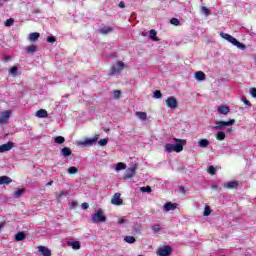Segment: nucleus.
Masks as SVG:
<instances>
[{
  "mask_svg": "<svg viewBox=\"0 0 256 256\" xmlns=\"http://www.w3.org/2000/svg\"><path fill=\"white\" fill-rule=\"evenodd\" d=\"M174 141L176 142V144H165L164 149L166 153H173V151H175V153H181V151H183V146L187 145V140L174 138Z\"/></svg>",
  "mask_w": 256,
  "mask_h": 256,
  "instance_id": "f257e3e1",
  "label": "nucleus"
},
{
  "mask_svg": "<svg viewBox=\"0 0 256 256\" xmlns=\"http://www.w3.org/2000/svg\"><path fill=\"white\" fill-rule=\"evenodd\" d=\"M220 37H222V39H225L229 43H232V45H235V47L241 49L242 51H245V49H247V46H245V44L239 42L235 37L231 36L230 34L221 32Z\"/></svg>",
  "mask_w": 256,
  "mask_h": 256,
  "instance_id": "f03ea898",
  "label": "nucleus"
},
{
  "mask_svg": "<svg viewBox=\"0 0 256 256\" xmlns=\"http://www.w3.org/2000/svg\"><path fill=\"white\" fill-rule=\"evenodd\" d=\"M231 125H235V119H230L229 121H217L215 123L214 129L216 131H221L222 129H225V127H231Z\"/></svg>",
  "mask_w": 256,
  "mask_h": 256,
  "instance_id": "7ed1b4c3",
  "label": "nucleus"
},
{
  "mask_svg": "<svg viewBox=\"0 0 256 256\" xmlns=\"http://www.w3.org/2000/svg\"><path fill=\"white\" fill-rule=\"evenodd\" d=\"M105 221H107V217L101 209L92 215V223H105Z\"/></svg>",
  "mask_w": 256,
  "mask_h": 256,
  "instance_id": "20e7f679",
  "label": "nucleus"
},
{
  "mask_svg": "<svg viewBox=\"0 0 256 256\" xmlns=\"http://www.w3.org/2000/svg\"><path fill=\"white\" fill-rule=\"evenodd\" d=\"M158 256H170L173 253V248L170 245H164L157 249Z\"/></svg>",
  "mask_w": 256,
  "mask_h": 256,
  "instance_id": "39448f33",
  "label": "nucleus"
},
{
  "mask_svg": "<svg viewBox=\"0 0 256 256\" xmlns=\"http://www.w3.org/2000/svg\"><path fill=\"white\" fill-rule=\"evenodd\" d=\"M125 68V63L118 61L116 66H112L110 71L108 72V75L111 77L113 75H116V73H121V69Z\"/></svg>",
  "mask_w": 256,
  "mask_h": 256,
  "instance_id": "423d86ee",
  "label": "nucleus"
},
{
  "mask_svg": "<svg viewBox=\"0 0 256 256\" xmlns=\"http://www.w3.org/2000/svg\"><path fill=\"white\" fill-rule=\"evenodd\" d=\"M137 171V167L133 166L131 168H128L125 172V174L122 176V179H124V181H127L129 179H132V177H135V172Z\"/></svg>",
  "mask_w": 256,
  "mask_h": 256,
  "instance_id": "0eeeda50",
  "label": "nucleus"
},
{
  "mask_svg": "<svg viewBox=\"0 0 256 256\" xmlns=\"http://www.w3.org/2000/svg\"><path fill=\"white\" fill-rule=\"evenodd\" d=\"M11 117V110H5L3 112H0V125H5L9 121V118Z\"/></svg>",
  "mask_w": 256,
  "mask_h": 256,
  "instance_id": "6e6552de",
  "label": "nucleus"
},
{
  "mask_svg": "<svg viewBox=\"0 0 256 256\" xmlns=\"http://www.w3.org/2000/svg\"><path fill=\"white\" fill-rule=\"evenodd\" d=\"M166 105L169 107V109H175L176 107L179 106V102H177V98L175 96H170L166 100Z\"/></svg>",
  "mask_w": 256,
  "mask_h": 256,
  "instance_id": "1a4fd4ad",
  "label": "nucleus"
},
{
  "mask_svg": "<svg viewBox=\"0 0 256 256\" xmlns=\"http://www.w3.org/2000/svg\"><path fill=\"white\" fill-rule=\"evenodd\" d=\"M111 203L112 205H123V199H121V193L117 192L113 195L112 199H111Z\"/></svg>",
  "mask_w": 256,
  "mask_h": 256,
  "instance_id": "9d476101",
  "label": "nucleus"
},
{
  "mask_svg": "<svg viewBox=\"0 0 256 256\" xmlns=\"http://www.w3.org/2000/svg\"><path fill=\"white\" fill-rule=\"evenodd\" d=\"M13 147H15V144L11 141L6 144H2L0 145V153H5V151H11Z\"/></svg>",
  "mask_w": 256,
  "mask_h": 256,
  "instance_id": "9b49d317",
  "label": "nucleus"
},
{
  "mask_svg": "<svg viewBox=\"0 0 256 256\" xmlns=\"http://www.w3.org/2000/svg\"><path fill=\"white\" fill-rule=\"evenodd\" d=\"M67 195H69V191L67 190H62L60 192L56 193V199L58 203H61L62 199H65V197H67Z\"/></svg>",
  "mask_w": 256,
  "mask_h": 256,
  "instance_id": "f8f14e48",
  "label": "nucleus"
},
{
  "mask_svg": "<svg viewBox=\"0 0 256 256\" xmlns=\"http://www.w3.org/2000/svg\"><path fill=\"white\" fill-rule=\"evenodd\" d=\"M237 187H239L238 181H230L224 184L225 189H237Z\"/></svg>",
  "mask_w": 256,
  "mask_h": 256,
  "instance_id": "ddd939ff",
  "label": "nucleus"
},
{
  "mask_svg": "<svg viewBox=\"0 0 256 256\" xmlns=\"http://www.w3.org/2000/svg\"><path fill=\"white\" fill-rule=\"evenodd\" d=\"M178 206H179V204H177V203L168 202V203L164 204V210L165 211H175V209H177Z\"/></svg>",
  "mask_w": 256,
  "mask_h": 256,
  "instance_id": "4468645a",
  "label": "nucleus"
},
{
  "mask_svg": "<svg viewBox=\"0 0 256 256\" xmlns=\"http://www.w3.org/2000/svg\"><path fill=\"white\" fill-rule=\"evenodd\" d=\"M38 251L42 256H51V250L45 246H38Z\"/></svg>",
  "mask_w": 256,
  "mask_h": 256,
  "instance_id": "2eb2a0df",
  "label": "nucleus"
},
{
  "mask_svg": "<svg viewBox=\"0 0 256 256\" xmlns=\"http://www.w3.org/2000/svg\"><path fill=\"white\" fill-rule=\"evenodd\" d=\"M36 117H39V119H47L49 113L45 109H40L36 112Z\"/></svg>",
  "mask_w": 256,
  "mask_h": 256,
  "instance_id": "dca6fc26",
  "label": "nucleus"
},
{
  "mask_svg": "<svg viewBox=\"0 0 256 256\" xmlns=\"http://www.w3.org/2000/svg\"><path fill=\"white\" fill-rule=\"evenodd\" d=\"M13 183V179L8 176H0V185H10Z\"/></svg>",
  "mask_w": 256,
  "mask_h": 256,
  "instance_id": "f3484780",
  "label": "nucleus"
},
{
  "mask_svg": "<svg viewBox=\"0 0 256 256\" xmlns=\"http://www.w3.org/2000/svg\"><path fill=\"white\" fill-rule=\"evenodd\" d=\"M99 33H101V35H108V33H113V28L110 26H104L102 28H100Z\"/></svg>",
  "mask_w": 256,
  "mask_h": 256,
  "instance_id": "a211bd4d",
  "label": "nucleus"
},
{
  "mask_svg": "<svg viewBox=\"0 0 256 256\" xmlns=\"http://www.w3.org/2000/svg\"><path fill=\"white\" fill-rule=\"evenodd\" d=\"M72 151L71 148L69 147H64L61 149L60 154L62 155V157H70Z\"/></svg>",
  "mask_w": 256,
  "mask_h": 256,
  "instance_id": "6ab92c4d",
  "label": "nucleus"
},
{
  "mask_svg": "<svg viewBox=\"0 0 256 256\" xmlns=\"http://www.w3.org/2000/svg\"><path fill=\"white\" fill-rule=\"evenodd\" d=\"M37 51V46L30 45L26 47V55H33Z\"/></svg>",
  "mask_w": 256,
  "mask_h": 256,
  "instance_id": "aec40b11",
  "label": "nucleus"
},
{
  "mask_svg": "<svg viewBox=\"0 0 256 256\" xmlns=\"http://www.w3.org/2000/svg\"><path fill=\"white\" fill-rule=\"evenodd\" d=\"M218 113H220L221 115H227L229 113V106H219L218 107Z\"/></svg>",
  "mask_w": 256,
  "mask_h": 256,
  "instance_id": "412c9836",
  "label": "nucleus"
},
{
  "mask_svg": "<svg viewBox=\"0 0 256 256\" xmlns=\"http://www.w3.org/2000/svg\"><path fill=\"white\" fill-rule=\"evenodd\" d=\"M25 239H27V234H25V232H18L15 235V240L16 241H25Z\"/></svg>",
  "mask_w": 256,
  "mask_h": 256,
  "instance_id": "4be33fe9",
  "label": "nucleus"
},
{
  "mask_svg": "<svg viewBox=\"0 0 256 256\" xmlns=\"http://www.w3.org/2000/svg\"><path fill=\"white\" fill-rule=\"evenodd\" d=\"M69 247H72L75 251L81 249V242L74 241V242H68Z\"/></svg>",
  "mask_w": 256,
  "mask_h": 256,
  "instance_id": "5701e85b",
  "label": "nucleus"
},
{
  "mask_svg": "<svg viewBox=\"0 0 256 256\" xmlns=\"http://www.w3.org/2000/svg\"><path fill=\"white\" fill-rule=\"evenodd\" d=\"M39 37H41V34H39L38 32H32L29 34V41H37Z\"/></svg>",
  "mask_w": 256,
  "mask_h": 256,
  "instance_id": "b1692460",
  "label": "nucleus"
},
{
  "mask_svg": "<svg viewBox=\"0 0 256 256\" xmlns=\"http://www.w3.org/2000/svg\"><path fill=\"white\" fill-rule=\"evenodd\" d=\"M195 77L198 81H205V73L203 71L196 72Z\"/></svg>",
  "mask_w": 256,
  "mask_h": 256,
  "instance_id": "393cba45",
  "label": "nucleus"
},
{
  "mask_svg": "<svg viewBox=\"0 0 256 256\" xmlns=\"http://www.w3.org/2000/svg\"><path fill=\"white\" fill-rule=\"evenodd\" d=\"M198 146H200L202 148L209 147V140H207V139H200L198 141Z\"/></svg>",
  "mask_w": 256,
  "mask_h": 256,
  "instance_id": "a878e982",
  "label": "nucleus"
},
{
  "mask_svg": "<svg viewBox=\"0 0 256 256\" xmlns=\"http://www.w3.org/2000/svg\"><path fill=\"white\" fill-rule=\"evenodd\" d=\"M149 39H152V41H159V38H157V31L155 29L150 30Z\"/></svg>",
  "mask_w": 256,
  "mask_h": 256,
  "instance_id": "bb28decb",
  "label": "nucleus"
},
{
  "mask_svg": "<svg viewBox=\"0 0 256 256\" xmlns=\"http://www.w3.org/2000/svg\"><path fill=\"white\" fill-rule=\"evenodd\" d=\"M54 143H56L57 145H63V143H65V137H63V136L55 137Z\"/></svg>",
  "mask_w": 256,
  "mask_h": 256,
  "instance_id": "cd10ccee",
  "label": "nucleus"
},
{
  "mask_svg": "<svg viewBox=\"0 0 256 256\" xmlns=\"http://www.w3.org/2000/svg\"><path fill=\"white\" fill-rule=\"evenodd\" d=\"M97 139H99V137H94V138H88L84 141V145H93V143H97Z\"/></svg>",
  "mask_w": 256,
  "mask_h": 256,
  "instance_id": "c85d7f7f",
  "label": "nucleus"
},
{
  "mask_svg": "<svg viewBox=\"0 0 256 256\" xmlns=\"http://www.w3.org/2000/svg\"><path fill=\"white\" fill-rule=\"evenodd\" d=\"M136 117L140 118L141 121H147V113L136 112Z\"/></svg>",
  "mask_w": 256,
  "mask_h": 256,
  "instance_id": "c756f323",
  "label": "nucleus"
},
{
  "mask_svg": "<svg viewBox=\"0 0 256 256\" xmlns=\"http://www.w3.org/2000/svg\"><path fill=\"white\" fill-rule=\"evenodd\" d=\"M225 132L223 131H219L217 134H216V139L217 141H225Z\"/></svg>",
  "mask_w": 256,
  "mask_h": 256,
  "instance_id": "7c9ffc66",
  "label": "nucleus"
},
{
  "mask_svg": "<svg viewBox=\"0 0 256 256\" xmlns=\"http://www.w3.org/2000/svg\"><path fill=\"white\" fill-rule=\"evenodd\" d=\"M24 192H25V188L16 190L14 192L15 199H19V197H21V195H23Z\"/></svg>",
  "mask_w": 256,
  "mask_h": 256,
  "instance_id": "2f4dec72",
  "label": "nucleus"
},
{
  "mask_svg": "<svg viewBox=\"0 0 256 256\" xmlns=\"http://www.w3.org/2000/svg\"><path fill=\"white\" fill-rule=\"evenodd\" d=\"M122 169H127V164L120 162L116 164V171H122Z\"/></svg>",
  "mask_w": 256,
  "mask_h": 256,
  "instance_id": "473e14b6",
  "label": "nucleus"
},
{
  "mask_svg": "<svg viewBox=\"0 0 256 256\" xmlns=\"http://www.w3.org/2000/svg\"><path fill=\"white\" fill-rule=\"evenodd\" d=\"M69 175H75L76 173H79V169L75 166H71L68 168Z\"/></svg>",
  "mask_w": 256,
  "mask_h": 256,
  "instance_id": "72a5a7b5",
  "label": "nucleus"
},
{
  "mask_svg": "<svg viewBox=\"0 0 256 256\" xmlns=\"http://www.w3.org/2000/svg\"><path fill=\"white\" fill-rule=\"evenodd\" d=\"M108 143H109V138L100 139L98 141V145H100V147H105V145H107Z\"/></svg>",
  "mask_w": 256,
  "mask_h": 256,
  "instance_id": "f704fd0d",
  "label": "nucleus"
},
{
  "mask_svg": "<svg viewBox=\"0 0 256 256\" xmlns=\"http://www.w3.org/2000/svg\"><path fill=\"white\" fill-rule=\"evenodd\" d=\"M209 175H216L217 174V169L215 168V166H209L207 169Z\"/></svg>",
  "mask_w": 256,
  "mask_h": 256,
  "instance_id": "c9c22d12",
  "label": "nucleus"
},
{
  "mask_svg": "<svg viewBox=\"0 0 256 256\" xmlns=\"http://www.w3.org/2000/svg\"><path fill=\"white\" fill-rule=\"evenodd\" d=\"M124 241H125L126 243L133 244V243H135L136 239H135L133 236H126V237L124 238Z\"/></svg>",
  "mask_w": 256,
  "mask_h": 256,
  "instance_id": "e433bc0d",
  "label": "nucleus"
},
{
  "mask_svg": "<svg viewBox=\"0 0 256 256\" xmlns=\"http://www.w3.org/2000/svg\"><path fill=\"white\" fill-rule=\"evenodd\" d=\"M140 191L142 193H151L153 191V189H151V186H146V187H141Z\"/></svg>",
  "mask_w": 256,
  "mask_h": 256,
  "instance_id": "4c0bfd02",
  "label": "nucleus"
},
{
  "mask_svg": "<svg viewBox=\"0 0 256 256\" xmlns=\"http://www.w3.org/2000/svg\"><path fill=\"white\" fill-rule=\"evenodd\" d=\"M151 229H152L153 233H159V231H161V225H159V224L152 225Z\"/></svg>",
  "mask_w": 256,
  "mask_h": 256,
  "instance_id": "58836bf2",
  "label": "nucleus"
},
{
  "mask_svg": "<svg viewBox=\"0 0 256 256\" xmlns=\"http://www.w3.org/2000/svg\"><path fill=\"white\" fill-rule=\"evenodd\" d=\"M170 23H171V25H175V27L181 25V21H179V19H177V18H172L170 20Z\"/></svg>",
  "mask_w": 256,
  "mask_h": 256,
  "instance_id": "ea45409f",
  "label": "nucleus"
},
{
  "mask_svg": "<svg viewBox=\"0 0 256 256\" xmlns=\"http://www.w3.org/2000/svg\"><path fill=\"white\" fill-rule=\"evenodd\" d=\"M203 215L204 217H209V215H211V208L209 206H205Z\"/></svg>",
  "mask_w": 256,
  "mask_h": 256,
  "instance_id": "a19ab883",
  "label": "nucleus"
},
{
  "mask_svg": "<svg viewBox=\"0 0 256 256\" xmlns=\"http://www.w3.org/2000/svg\"><path fill=\"white\" fill-rule=\"evenodd\" d=\"M13 23H15V20L13 18L7 19L5 21V26L6 27H11L13 25Z\"/></svg>",
  "mask_w": 256,
  "mask_h": 256,
  "instance_id": "79ce46f5",
  "label": "nucleus"
},
{
  "mask_svg": "<svg viewBox=\"0 0 256 256\" xmlns=\"http://www.w3.org/2000/svg\"><path fill=\"white\" fill-rule=\"evenodd\" d=\"M161 97H163V94L161 93V91L156 90L154 92V99H161Z\"/></svg>",
  "mask_w": 256,
  "mask_h": 256,
  "instance_id": "37998d69",
  "label": "nucleus"
},
{
  "mask_svg": "<svg viewBox=\"0 0 256 256\" xmlns=\"http://www.w3.org/2000/svg\"><path fill=\"white\" fill-rule=\"evenodd\" d=\"M46 41L47 43H55V41H57V38H55V36H48Z\"/></svg>",
  "mask_w": 256,
  "mask_h": 256,
  "instance_id": "c03bdc74",
  "label": "nucleus"
},
{
  "mask_svg": "<svg viewBox=\"0 0 256 256\" xmlns=\"http://www.w3.org/2000/svg\"><path fill=\"white\" fill-rule=\"evenodd\" d=\"M242 101H243L244 105H247V107H251V102L249 100H247V97L242 96Z\"/></svg>",
  "mask_w": 256,
  "mask_h": 256,
  "instance_id": "a18cd8bd",
  "label": "nucleus"
},
{
  "mask_svg": "<svg viewBox=\"0 0 256 256\" xmlns=\"http://www.w3.org/2000/svg\"><path fill=\"white\" fill-rule=\"evenodd\" d=\"M17 66H13L11 69H10V73L11 75H13L14 77L17 75Z\"/></svg>",
  "mask_w": 256,
  "mask_h": 256,
  "instance_id": "49530a36",
  "label": "nucleus"
},
{
  "mask_svg": "<svg viewBox=\"0 0 256 256\" xmlns=\"http://www.w3.org/2000/svg\"><path fill=\"white\" fill-rule=\"evenodd\" d=\"M201 10H202V13H205V15H211V12L208 10L207 7L202 6Z\"/></svg>",
  "mask_w": 256,
  "mask_h": 256,
  "instance_id": "de8ad7c7",
  "label": "nucleus"
},
{
  "mask_svg": "<svg viewBox=\"0 0 256 256\" xmlns=\"http://www.w3.org/2000/svg\"><path fill=\"white\" fill-rule=\"evenodd\" d=\"M249 93L252 95V97L256 98V88H250Z\"/></svg>",
  "mask_w": 256,
  "mask_h": 256,
  "instance_id": "09e8293b",
  "label": "nucleus"
},
{
  "mask_svg": "<svg viewBox=\"0 0 256 256\" xmlns=\"http://www.w3.org/2000/svg\"><path fill=\"white\" fill-rule=\"evenodd\" d=\"M121 96V91L120 90H114V98L119 99Z\"/></svg>",
  "mask_w": 256,
  "mask_h": 256,
  "instance_id": "8fccbe9b",
  "label": "nucleus"
},
{
  "mask_svg": "<svg viewBox=\"0 0 256 256\" xmlns=\"http://www.w3.org/2000/svg\"><path fill=\"white\" fill-rule=\"evenodd\" d=\"M81 207H82V209H89V203L84 202V203H82Z\"/></svg>",
  "mask_w": 256,
  "mask_h": 256,
  "instance_id": "3c124183",
  "label": "nucleus"
},
{
  "mask_svg": "<svg viewBox=\"0 0 256 256\" xmlns=\"http://www.w3.org/2000/svg\"><path fill=\"white\" fill-rule=\"evenodd\" d=\"M118 7H120V9H125V2L121 1V2L118 4Z\"/></svg>",
  "mask_w": 256,
  "mask_h": 256,
  "instance_id": "603ef678",
  "label": "nucleus"
},
{
  "mask_svg": "<svg viewBox=\"0 0 256 256\" xmlns=\"http://www.w3.org/2000/svg\"><path fill=\"white\" fill-rule=\"evenodd\" d=\"M179 191L185 195V186H179Z\"/></svg>",
  "mask_w": 256,
  "mask_h": 256,
  "instance_id": "864d4df0",
  "label": "nucleus"
},
{
  "mask_svg": "<svg viewBox=\"0 0 256 256\" xmlns=\"http://www.w3.org/2000/svg\"><path fill=\"white\" fill-rule=\"evenodd\" d=\"M118 223L119 225H123V223H125V219L123 218L118 219Z\"/></svg>",
  "mask_w": 256,
  "mask_h": 256,
  "instance_id": "5fc2aeb1",
  "label": "nucleus"
},
{
  "mask_svg": "<svg viewBox=\"0 0 256 256\" xmlns=\"http://www.w3.org/2000/svg\"><path fill=\"white\" fill-rule=\"evenodd\" d=\"M5 225H6L5 222H1V223H0V231H1V229H3V227H5Z\"/></svg>",
  "mask_w": 256,
  "mask_h": 256,
  "instance_id": "6e6d98bb",
  "label": "nucleus"
},
{
  "mask_svg": "<svg viewBox=\"0 0 256 256\" xmlns=\"http://www.w3.org/2000/svg\"><path fill=\"white\" fill-rule=\"evenodd\" d=\"M212 189H213V191H217L219 189V186L214 185V186H212Z\"/></svg>",
  "mask_w": 256,
  "mask_h": 256,
  "instance_id": "4d7b16f0",
  "label": "nucleus"
},
{
  "mask_svg": "<svg viewBox=\"0 0 256 256\" xmlns=\"http://www.w3.org/2000/svg\"><path fill=\"white\" fill-rule=\"evenodd\" d=\"M227 133H233V127L228 128Z\"/></svg>",
  "mask_w": 256,
  "mask_h": 256,
  "instance_id": "13d9d810",
  "label": "nucleus"
},
{
  "mask_svg": "<svg viewBox=\"0 0 256 256\" xmlns=\"http://www.w3.org/2000/svg\"><path fill=\"white\" fill-rule=\"evenodd\" d=\"M5 61H11V56H5Z\"/></svg>",
  "mask_w": 256,
  "mask_h": 256,
  "instance_id": "bf43d9fd",
  "label": "nucleus"
},
{
  "mask_svg": "<svg viewBox=\"0 0 256 256\" xmlns=\"http://www.w3.org/2000/svg\"><path fill=\"white\" fill-rule=\"evenodd\" d=\"M47 187L53 185V180L49 181L48 183H46Z\"/></svg>",
  "mask_w": 256,
  "mask_h": 256,
  "instance_id": "052dcab7",
  "label": "nucleus"
},
{
  "mask_svg": "<svg viewBox=\"0 0 256 256\" xmlns=\"http://www.w3.org/2000/svg\"><path fill=\"white\" fill-rule=\"evenodd\" d=\"M71 205L72 207H77V202H72Z\"/></svg>",
  "mask_w": 256,
  "mask_h": 256,
  "instance_id": "680f3d73",
  "label": "nucleus"
}]
</instances>
